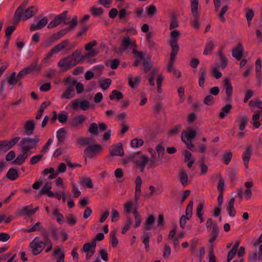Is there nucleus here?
<instances>
[{
  "mask_svg": "<svg viewBox=\"0 0 262 262\" xmlns=\"http://www.w3.org/2000/svg\"><path fill=\"white\" fill-rule=\"evenodd\" d=\"M35 123L33 120L27 121L25 124V130L26 135L30 136L33 134L35 129Z\"/></svg>",
  "mask_w": 262,
  "mask_h": 262,
  "instance_id": "obj_21",
  "label": "nucleus"
},
{
  "mask_svg": "<svg viewBox=\"0 0 262 262\" xmlns=\"http://www.w3.org/2000/svg\"><path fill=\"white\" fill-rule=\"evenodd\" d=\"M91 14L94 16H99L103 13V9L102 8L92 7L90 9Z\"/></svg>",
  "mask_w": 262,
  "mask_h": 262,
  "instance_id": "obj_51",
  "label": "nucleus"
},
{
  "mask_svg": "<svg viewBox=\"0 0 262 262\" xmlns=\"http://www.w3.org/2000/svg\"><path fill=\"white\" fill-rule=\"evenodd\" d=\"M128 160H132L142 172L144 171L146 165L149 162L148 157L142 154L140 151L129 155Z\"/></svg>",
  "mask_w": 262,
  "mask_h": 262,
  "instance_id": "obj_2",
  "label": "nucleus"
},
{
  "mask_svg": "<svg viewBox=\"0 0 262 262\" xmlns=\"http://www.w3.org/2000/svg\"><path fill=\"white\" fill-rule=\"evenodd\" d=\"M196 136V133L194 130H183L181 134V139L183 142H185V140L192 141Z\"/></svg>",
  "mask_w": 262,
  "mask_h": 262,
  "instance_id": "obj_18",
  "label": "nucleus"
},
{
  "mask_svg": "<svg viewBox=\"0 0 262 262\" xmlns=\"http://www.w3.org/2000/svg\"><path fill=\"white\" fill-rule=\"evenodd\" d=\"M235 199L234 198H231L227 206V209L228 210L229 215L231 217H234L236 214V211L234 208V204L235 202Z\"/></svg>",
  "mask_w": 262,
  "mask_h": 262,
  "instance_id": "obj_35",
  "label": "nucleus"
},
{
  "mask_svg": "<svg viewBox=\"0 0 262 262\" xmlns=\"http://www.w3.org/2000/svg\"><path fill=\"white\" fill-rule=\"evenodd\" d=\"M18 214L20 215H26L28 216H31L33 214V211L31 208V206H26L24 207L22 209L19 211Z\"/></svg>",
  "mask_w": 262,
  "mask_h": 262,
  "instance_id": "obj_43",
  "label": "nucleus"
},
{
  "mask_svg": "<svg viewBox=\"0 0 262 262\" xmlns=\"http://www.w3.org/2000/svg\"><path fill=\"white\" fill-rule=\"evenodd\" d=\"M156 150L158 154V157L157 159L159 165L162 162V159L164 158L165 154V148L161 144H159L157 145Z\"/></svg>",
  "mask_w": 262,
  "mask_h": 262,
  "instance_id": "obj_32",
  "label": "nucleus"
},
{
  "mask_svg": "<svg viewBox=\"0 0 262 262\" xmlns=\"http://www.w3.org/2000/svg\"><path fill=\"white\" fill-rule=\"evenodd\" d=\"M59 255L56 262H64V254L60 249H57L54 250L53 253V256Z\"/></svg>",
  "mask_w": 262,
  "mask_h": 262,
  "instance_id": "obj_48",
  "label": "nucleus"
},
{
  "mask_svg": "<svg viewBox=\"0 0 262 262\" xmlns=\"http://www.w3.org/2000/svg\"><path fill=\"white\" fill-rule=\"evenodd\" d=\"M182 128V126L181 125L178 124L176 125L174 127H173L172 129L169 130L168 132V135L169 136H172L176 135L179 134V132L180 131L181 129Z\"/></svg>",
  "mask_w": 262,
  "mask_h": 262,
  "instance_id": "obj_58",
  "label": "nucleus"
},
{
  "mask_svg": "<svg viewBox=\"0 0 262 262\" xmlns=\"http://www.w3.org/2000/svg\"><path fill=\"white\" fill-rule=\"evenodd\" d=\"M141 80V77L140 76H137L135 77V81H133V75H130L128 77V84L129 86L133 88H136L138 86L140 81Z\"/></svg>",
  "mask_w": 262,
  "mask_h": 262,
  "instance_id": "obj_39",
  "label": "nucleus"
},
{
  "mask_svg": "<svg viewBox=\"0 0 262 262\" xmlns=\"http://www.w3.org/2000/svg\"><path fill=\"white\" fill-rule=\"evenodd\" d=\"M40 141L38 136L36 135L34 138L25 137L20 141L19 145L21 146V150L30 155L32 154L30 150L33 148H36L37 144Z\"/></svg>",
  "mask_w": 262,
  "mask_h": 262,
  "instance_id": "obj_3",
  "label": "nucleus"
},
{
  "mask_svg": "<svg viewBox=\"0 0 262 262\" xmlns=\"http://www.w3.org/2000/svg\"><path fill=\"white\" fill-rule=\"evenodd\" d=\"M248 118L245 115H239L236 119V122L239 124V129L240 130H243L246 127L248 121Z\"/></svg>",
  "mask_w": 262,
  "mask_h": 262,
  "instance_id": "obj_23",
  "label": "nucleus"
},
{
  "mask_svg": "<svg viewBox=\"0 0 262 262\" xmlns=\"http://www.w3.org/2000/svg\"><path fill=\"white\" fill-rule=\"evenodd\" d=\"M81 183L82 185L86 186L89 188H92L93 187L92 181L90 178H83L81 180Z\"/></svg>",
  "mask_w": 262,
  "mask_h": 262,
  "instance_id": "obj_64",
  "label": "nucleus"
},
{
  "mask_svg": "<svg viewBox=\"0 0 262 262\" xmlns=\"http://www.w3.org/2000/svg\"><path fill=\"white\" fill-rule=\"evenodd\" d=\"M190 6L192 16H200L201 7L199 6L198 1H191Z\"/></svg>",
  "mask_w": 262,
  "mask_h": 262,
  "instance_id": "obj_30",
  "label": "nucleus"
},
{
  "mask_svg": "<svg viewBox=\"0 0 262 262\" xmlns=\"http://www.w3.org/2000/svg\"><path fill=\"white\" fill-rule=\"evenodd\" d=\"M20 139L19 137H16L10 140L0 141V152H6L16 144Z\"/></svg>",
  "mask_w": 262,
  "mask_h": 262,
  "instance_id": "obj_6",
  "label": "nucleus"
},
{
  "mask_svg": "<svg viewBox=\"0 0 262 262\" xmlns=\"http://www.w3.org/2000/svg\"><path fill=\"white\" fill-rule=\"evenodd\" d=\"M178 177L181 184L185 187L188 185V176L184 169H181L179 173Z\"/></svg>",
  "mask_w": 262,
  "mask_h": 262,
  "instance_id": "obj_25",
  "label": "nucleus"
},
{
  "mask_svg": "<svg viewBox=\"0 0 262 262\" xmlns=\"http://www.w3.org/2000/svg\"><path fill=\"white\" fill-rule=\"evenodd\" d=\"M111 83L112 80L110 78H106L100 82V85L102 89L106 90L108 88Z\"/></svg>",
  "mask_w": 262,
  "mask_h": 262,
  "instance_id": "obj_59",
  "label": "nucleus"
},
{
  "mask_svg": "<svg viewBox=\"0 0 262 262\" xmlns=\"http://www.w3.org/2000/svg\"><path fill=\"white\" fill-rule=\"evenodd\" d=\"M200 16H192L190 20V25L196 30L200 29Z\"/></svg>",
  "mask_w": 262,
  "mask_h": 262,
  "instance_id": "obj_40",
  "label": "nucleus"
},
{
  "mask_svg": "<svg viewBox=\"0 0 262 262\" xmlns=\"http://www.w3.org/2000/svg\"><path fill=\"white\" fill-rule=\"evenodd\" d=\"M88 132L91 135L98 136L99 135L98 125L96 123H91L88 128Z\"/></svg>",
  "mask_w": 262,
  "mask_h": 262,
  "instance_id": "obj_47",
  "label": "nucleus"
},
{
  "mask_svg": "<svg viewBox=\"0 0 262 262\" xmlns=\"http://www.w3.org/2000/svg\"><path fill=\"white\" fill-rule=\"evenodd\" d=\"M199 85L200 86L203 88L205 78L207 75V70L205 68H200L199 73Z\"/></svg>",
  "mask_w": 262,
  "mask_h": 262,
  "instance_id": "obj_27",
  "label": "nucleus"
},
{
  "mask_svg": "<svg viewBox=\"0 0 262 262\" xmlns=\"http://www.w3.org/2000/svg\"><path fill=\"white\" fill-rule=\"evenodd\" d=\"M155 217L154 215L151 214L148 216L144 223V232L151 229V226L155 223Z\"/></svg>",
  "mask_w": 262,
  "mask_h": 262,
  "instance_id": "obj_29",
  "label": "nucleus"
},
{
  "mask_svg": "<svg viewBox=\"0 0 262 262\" xmlns=\"http://www.w3.org/2000/svg\"><path fill=\"white\" fill-rule=\"evenodd\" d=\"M252 153V150L251 146L248 147L243 154V160L244 165L246 169L248 168V163L250 160Z\"/></svg>",
  "mask_w": 262,
  "mask_h": 262,
  "instance_id": "obj_19",
  "label": "nucleus"
},
{
  "mask_svg": "<svg viewBox=\"0 0 262 262\" xmlns=\"http://www.w3.org/2000/svg\"><path fill=\"white\" fill-rule=\"evenodd\" d=\"M54 215H55L56 217V220L57 222L60 224H61L62 223V222L63 221L64 217L63 215L59 212L58 209H55L53 212Z\"/></svg>",
  "mask_w": 262,
  "mask_h": 262,
  "instance_id": "obj_60",
  "label": "nucleus"
},
{
  "mask_svg": "<svg viewBox=\"0 0 262 262\" xmlns=\"http://www.w3.org/2000/svg\"><path fill=\"white\" fill-rule=\"evenodd\" d=\"M193 201H190L185 210V216L191 219L192 215Z\"/></svg>",
  "mask_w": 262,
  "mask_h": 262,
  "instance_id": "obj_53",
  "label": "nucleus"
},
{
  "mask_svg": "<svg viewBox=\"0 0 262 262\" xmlns=\"http://www.w3.org/2000/svg\"><path fill=\"white\" fill-rule=\"evenodd\" d=\"M181 35L180 32L178 30H173L171 32L170 34V40L169 45L171 48V52L170 55V60L168 63L167 71L169 72H173V63L179 51V46L178 44V41Z\"/></svg>",
  "mask_w": 262,
  "mask_h": 262,
  "instance_id": "obj_1",
  "label": "nucleus"
},
{
  "mask_svg": "<svg viewBox=\"0 0 262 262\" xmlns=\"http://www.w3.org/2000/svg\"><path fill=\"white\" fill-rule=\"evenodd\" d=\"M157 12V9L155 5H151L146 8V13L148 16L151 17Z\"/></svg>",
  "mask_w": 262,
  "mask_h": 262,
  "instance_id": "obj_62",
  "label": "nucleus"
},
{
  "mask_svg": "<svg viewBox=\"0 0 262 262\" xmlns=\"http://www.w3.org/2000/svg\"><path fill=\"white\" fill-rule=\"evenodd\" d=\"M95 141V140L92 138H83L80 139L78 142L81 145H87L94 143Z\"/></svg>",
  "mask_w": 262,
  "mask_h": 262,
  "instance_id": "obj_52",
  "label": "nucleus"
},
{
  "mask_svg": "<svg viewBox=\"0 0 262 262\" xmlns=\"http://www.w3.org/2000/svg\"><path fill=\"white\" fill-rule=\"evenodd\" d=\"M45 241H40L39 237H36L30 243V247L32 249V254L36 255L41 252L45 249Z\"/></svg>",
  "mask_w": 262,
  "mask_h": 262,
  "instance_id": "obj_4",
  "label": "nucleus"
},
{
  "mask_svg": "<svg viewBox=\"0 0 262 262\" xmlns=\"http://www.w3.org/2000/svg\"><path fill=\"white\" fill-rule=\"evenodd\" d=\"M66 222L70 226L74 225L77 222V219L73 214H69L66 217Z\"/></svg>",
  "mask_w": 262,
  "mask_h": 262,
  "instance_id": "obj_55",
  "label": "nucleus"
},
{
  "mask_svg": "<svg viewBox=\"0 0 262 262\" xmlns=\"http://www.w3.org/2000/svg\"><path fill=\"white\" fill-rule=\"evenodd\" d=\"M142 183V180L140 176L137 177L135 180V201L136 203H138L140 196L141 194V187Z\"/></svg>",
  "mask_w": 262,
  "mask_h": 262,
  "instance_id": "obj_14",
  "label": "nucleus"
},
{
  "mask_svg": "<svg viewBox=\"0 0 262 262\" xmlns=\"http://www.w3.org/2000/svg\"><path fill=\"white\" fill-rule=\"evenodd\" d=\"M78 62L77 59L69 55L60 60L58 65L62 68L63 70H68L76 66Z\"/></svg>",
  "mask_w": 262,
  "mask_h": 262,
  "instance_id": "obj_5",
  "label": "nucleus"
},
{
  "mask_svg": "<svg viewBox=\"0 0 262 262\" xmlns=\"http://www.w3.org/2000/svg\"><path fill=\"white\" fill-rule=\"evenodd\" d=\"M123 97V94L116 90H113L110 95V99L111 100H114L115 99H116L117 100H120L122 99Z\"/></svg>",
  "mask_w": 262,
  "mask_h": 262,
  "instance_id": "obj_45",
  "label": "nucleus"
},
{
  "mask_svg": "<svg viewBox=\"0 0 262 262\" xmlns=\"http://www.w3.org/2000/svg\"><path fill=\"white\" fill-rule=\"evenodd\" d=\"M42 228L41 223L37 222L34 225H32L28 227V228L24 229L26 232H32L39 230Z\"/></svg>",
  "mask_w": 262,
  "mask_h": 262,
  "instance_id": "obj_42",
  "label": "nucleus"
},
{
  "mask_svg": "<svg viewBox=\"0 0 262 262\" xmlns=\"http://www.w3.org/2000/svg\"><path fill=\"white\" fill-rule=\"evenodd\" d=\"M120 61L118 59H114L105 62V65L109 66L112 69H116L119 65Z\"/></svg>",
  "mask_w": 262,
  "mask_h": 262,
  "instance_id": "obj_49",
  "label": "nucleus"
},
{
  "mask_svg": "<svg viewBox=\"0 0 262 262\" xmlns=\"http://www.w3.org/2000/svg\"><path fill=\"white\" fill-rule=\"evenodd\" d=\"M51 103L50 101H45L41 104L39 109L35 117V119L36 120H38L41 117L45 109L48 106L50 105Z\"/></svg>",
  "mask_w": 262,
  "mask_h": 262,
  "instance_id": "obj_37",
  "label": "nucleus"
},
{
  "mask_svg": "<svg viewBox=\"0 0 262 262\" xmlns=\"http://www.w3.org/2000/svg\"><path fill=\"white\" fill-rule=\"evenodd\" d=\"M86 119V116L80 115L73 118L70 121L69 123L72 127L75 128L79 125L83 123L85 121Z\"/></svg>",
  "mask_w": 262,
  "mask_h": 262,
  "instance_id": "obj_17",
  "label": "nucleus"
},
{
  "mask_svg": "<svg viewBox=\"0 0 262 262\" xmlns=\"http://www.w3.org/2000/svg\"><path fill=\"white\" fill-rule=\"evenodd\" d=\"M68 11H65L63 13L57 15L54 19L51 21L48 25L49 29H52L61 24L64 19H66Z\"/></svg>",
  "mask_w": 262,
  "mask_h": 262,
  "instance_id": "obj_11",
  "label": "nucleus"
},
{
  "mask_svg": "<svg viewBox=\"0 0 262 262\" xmlns=\"http://www.w3.org/2000/svg\"><path fill=\"white\" fill-rule=\"evenodd\" d=\"M102 149V147L99 144L90 145L84 150V154L88 157L92 158L101 151Z\"/></svg>",
  "mask_w": 262,
  "mask_h": 262,
  "instance_id": "obj_10",
  "label": "nucleus"
},
{
  "mask_svg": "<svg viewBox=\"0 0 262 262\" xmlns=\"http://www.w3.org/2000/svg\"><path fill=\"white\" fill-rule=\"evenodd\" d=\"M96 247V244L95 243V242L86 243L83 245L81 250L82 252L86 253V259L87 260L90 259L95 253Z\"/></svg>",
  "mask_w": 262,
  "mask_h": 262,
  "instance_id": "obj_7",
  "label": "nucleus"
},
{
  "mask_svg": "<svg viewBox=\"0 0 262 262\" xmlns=\"http://www.w3.org/2000/svg\"><path fill=\"white\" fill-rule=\"evenodd\" d=\"M244 52V48L241 43H238L236 46L232 49V56L237 60H241Z\"/></svg>",
  "mask_w": 262,
  "mask_h": 262,
  "instance_id": "obj_15",
  "label": "nucleus"
},
{
  "mask_svg": "<svg viewBox=\"0 0 262 262\" xmlns=\"http://www.w3.org/2000/svg\"><path fill=\"white\" fill-rule=\"evenodd\" d=\"M7 178L11 181H14L19 177V173L17 169L11 168L6 174Z\"/></svg>",
  "mask_w": 262,
  "mask_h": 262,
  "instance_id": "obj_36",
  "label": "nucleus"
},
{
  "mask_svg": "<svg viewBox=\"0 0 262 262\" xmlns=\"http://www.w3.org/2000/svg\"><path fill=\"white\" fill-rule=\"evenodd\" d=\"M52 188V183L51 182H47L45 184L43 187L40 191V195L46 194Z\"/></svg>",
  "mask_w": 262,
  "mask_h": 262,
  "instance_id": "obj_63",
  "label": "nucleus"
},
{
  "mask_svg": "<svg viewBox=\"0 0 262 262\" xmlns=\"http://www.w3.org/2000/svg\"><path fill=\"white\" fill-rule=\"evenodd\" d=\"M41 65H38L37 64V61L36 60L32 62L29 67L25 68L24 69L25 70L27 74H28L34 71L39 73L41 70Z\"/></svg>",
  "mask_w": 262,
  "mask_h": 262,
  "instance_id": "obj_22",
  "label": "nucleus"
},
{
  "mask_svg": "<svg viewBox=\"0 0 262 262\" xmlns=\"http://www.w3.org/2000/svg\"><path fill=\"white\" fill-rule=\"evenodd\" d=\"M219 56L221 60V67L225 69L227 65L228 60L226 56L223 54L222 50L219 51Z\"/></svg>",
  "mask_w": 262,
  "mask_h": 262,
  "instance_id": "obj_57",
  "label": "nucleus"
},
{
  "mask_svg": "<svg viewBox=\"0 0 262 262\" xmlns=\"http://www.w3.org/2000/svg\"><path fill=\"white\" fill-rule=\"evenodd\" d=\"M224 89H225L227 97L226 100L228 102L232 101V95L233 93V88L231 85L230 80L229 78H226L224 80Z\"/></svg>",
  "mask_w": 262,
  "mask_h": 262,
  "instance_id": "obj_12",
  "label": "nucleus"
},
{
  "mask_svg": "<svg viewBox=\"0 0 262 262\" xmlns=\"http://www.w3.org/2000/svg\"><path fill=\"white\" fill-rule=\"evenodd\" d=\"M70 31V28L63 29L59 31L58 32L52 34L51 36L55 41L61 38L67 33Z\"/></svg>",
  "mask_w": 262,
  "mask_h": 262,
  "instance_id": "obj_34",
  "label": "nucleus"
},
{
  "mask_svg": "<svg viewBox=\"0 0 262 262\" xmlns=\"http://www.w3.org/2000/svg\"><path fill=\"white\" fill-rule=\"evenodd\" d=\"M144 144V141L141 139L136 138L131 141L130 145L133 148H138L142 146Z\"/></svg>",
  "mask_w": 262,
  "mask_h": 262,
  "instance_id": "obj_54",
  "label": "nucleus"
},
{
  "mask_svg": "<svg viewBox=\"0 0 262 262\" xmlns=\"http://www.w3.org/2000/svg\"><path fill=\"white\" fill-rule=\"evenodd\" d=\"M214 47V43L213 41H211L208 42L205 47V48L203 52V54L205 55L211 54L212 50L213 49Z\"/></svg>",
  "mask_w": 262,
  "mask_h": 262,
  "instance_id": "obj_50",
  "label": "nucleus"
},
{
  "mask_svg": "<svg viewBox=\"0 0 262 262\" xmlns=\"http://www.w3.org/2000/svg\"><path fill=\"white\" fill-rule=\"evenodd\" d=\"M67 131L64 128H61L57 132V138L58 142L62 143L66 137Z\"/></svg>",
  "mask_w": 262,
  "mask_h": 262,
  "instance_id": "obj_44",
  "label": "nucleus"
},
{
  "mask_svg": "<svg viewBox=\"0 0 262 262\" xmlns=\"http://www.w3.org/2000/svg\"><path fill=\"white\" fill-rule=\"evenodd\" d=\"M148 151L150 153L152 159L149 160V163L148 165V168H154L159 165L158 159H156V151L152 148H149Z\"/></svg>",
  "mask_w": 262,
  "mask_h": 262,
  "instance_id": "obj_28",
  "label": "nucleus"
},
{
  "mask_svg": "<svg viewBox=\"0 0 262 262\" xmlns=\"http://www.w3.org/2000/svg\"><path fill=\"white\" fill-rule=\"evenodd\" d=\"M135 46H136L135 42L134 41H132L130 40L129 36L124 37L123 39L122 43H121V47L123 51L127 49L128 48H129L130 47Z\"/></svg>",
  "mask_w": 262,
  "mask_h": 262,
  "instance_id": "obj_31",
  "label": "nucleus"
},
{
  "mask_svg": "<svg viewBox=\"0 0 262 262\" xmlns=\"http://www.w3.org/2000/svg\"><path fill=\"white\" fill-rule=\"evenodd\" d=\"M76 83V81L74 80L72 84L70 85L67 90L62 94V97L66 99H71L75 96L74 85Z\"/></svg>",
  "mask_w": 262,
  "mask_h": 262,
  "instance_id": "obj_20",
  "label": "nucleus"
},
{
  "mask_svg": "<svg viewBox=\"0 0 262 262\" xmlns=\"http://www.w3.org/2000/svg\"><path fill=\"white\" fill-rule=\"evenodd\" d=\"M23 12L21 11L20 8V9H17L16 10L15 14L14 15L13 17V24L17 25L19 23V21L20 20L21 14Z\"/></svg>",
  "mask_w": 262,
  "mask_h": 262,
  "instance_id": "obj_56",
  "label": "nucleus"
},
{
  "mask_svg": "<svg viewBox=\"0 0 262 262\" xmlns=\"http://www.w3.org/2000/svg\"><path fill=\"white\" fill-rule=\"evenodd\" d=\"M8 82L10 85H15L17 82H18V84L19 85L21 84V82L19 80H17V76L14 72H13L11 76L8 78Z\"/></svg>",
  "mask_w": 262,
  "mask_h": 262,
  "instance_id": "obj_46",
  "label": "nucleus"
},
{
  "mask_svg": "<svg viewBox=\"0 0 262 262\" xmlns=\"http://www.w3.org/2000/svg\"><path fill=\"white\" fill-rule=\"evenodd\" d=\"M232 106L230 104H227L221 109V112L219 114L220 118L223 119L225 118L226 114H229Z\"/></svg>",
  "mask_w": 262,
  "mask_h": 262,
  "instance_id": "obj_41",
  "label": "nucleus"
},
{
  "mask_svg": "<svg viewBox=\"0 0 262 262\" xmlns=\"http://www.w3.org/2000/svg\"><path fill=\"white\" fill-rule=\"evenodd\" d=\"M41 234L43 240L45 241V247L47 246L48 248L46 250V252H49L52 249L53 244L49 237V233L46 229L41 230Z\"/></svg>",
  "mask_w": 262,
  "mask_h": 262,
  "instance_id": "obj_13",
  "label": "nucleus"
},
{
  "mask_svg": "<svg viewBox=\"0 0 262 262\" xmlns=\"http://www.w3.org/2000/svg\"><path fill=\"white\" fill-rule=\"evenodd\" d=\"M124 155V150L122 143H118L117 145H113L110 149V156H122Z\"/></svg>",
  "mask_w": 262,
  "mask_h": 262,
  "instance_id": "obj_16",
  "label": "nucleus"
},
{
  "mask_svg": "<svg viewBox=\"0 0 262 262\" xmlns=\"http://www.w3.org/2000/svg\"><path fill=\"white\" fill-rule=\"evenodd\" d=\"M143 70L145 73H147L153 67L151 61L150 56H147L143 59Z\"/></svg>",
  "mask_w": 262,
  "mask_h": 262,
  "instance_id": "obj_33",
  "label": "nucleus"
},
{
  "mask_svg": "<svg viewBox=\"0 0 262 262\" xmlns=\"http://www.w3.org/2000/svg\"><path fill=\"white\" fill-rule=\"evenodd\" d=\"M39 17L35 19L34 20L33 24H32L30 28L31 31H34L35 30H40L45 27L48 23V19L47 17L39 19Z\"/></svg>",
  "mask_w": 262,
  "mask_h": 262,
  "instance_id": "obj_9",
  "label": "nucleus"
},
{
  "mask_svg": "<svg viewBox=\"0 0 262 262\" xmlns=\"http://www.w3.org/2000/svg\"><path fill=\"white\" fill-rule=\"evenodd\" d=\"M219 232V228L216 224H215L213 225V228L212 229V231L211 234L212 235L211 238L209 240V243L211 244V245H212L215 240L216 239Z\"/></svg>",
  "mask_w": 262,
  "mask_h": 262,
  "instance_id": "obj_38",
  "label": "nucleus"
},
{
  "mask_svg": "<svg viewBox=\"0 0 262 262\" xmlns=\"http://www.w3.org/2000/svg\"><path fill=\"white\" fill-rule=\"evenodd\" d=\"M29 155V154L21 150V153L17 156L13 163L18 165H21L25 162L26 159Z\"/></svg>",
  "mask_w": 262,
  "mask_h": 262,
  "instance_id": "obj_26",
  "label": "nucleus"
},
{
  "mask_svg": "<svg viewBox=\"0 0 262 262\" xmlns=\"http://www.w3.org/2000/svg\"><path fill=\"white\" fill-rule=\"evenodd\" d=\"M69 45V40L68 39H64L52 49L53 51L52 52H54L55 54H57L60 51L64 50Z\"/></svg>",
  "mask_w": 262,
  "mask_h": 262,
  "instance_id": "obj_24",
  "label": "nucleus"
},
{
  "mask_svg": "<svg viewBox=\"0 0 262 262\" xmlns=\"http://www.w3.org/2000/svg\"><path fill=\"white\" fill-rule=\"evenodd\" d=\"M71 106L73 110H76L79 107L83 111H86L90 108V102L85 100L81 101L80 99H76L71 102Z\"/></svg>",
  "mask_w": 262,
  "mask_h": 262,
  "instance_id": "obj_8",
  "label": "nucleus"
},
{
  "mask_svg": "<svg viewBox=\"0 0 262 262\" xmlns=\"http://www.w3.org/2000/svg\"><path fill=\"white\" fill-rule=\"evenodd\" d=\"M50 231L52 235L53 239L55 240H58L59 236L58 234V229L57 227L55 226L52 225L50 226Z\"/></svg>",
  "mask_w": 262,
  "mask_h": 262,
  "instance_id": "obj_61",
  "label": "nucleus"
}]
</instances>
